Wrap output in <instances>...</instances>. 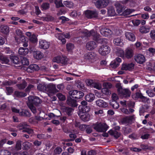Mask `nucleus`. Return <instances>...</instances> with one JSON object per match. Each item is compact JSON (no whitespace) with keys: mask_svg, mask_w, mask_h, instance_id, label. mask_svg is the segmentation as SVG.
<instances>
[{"mask_svg":"<svg viewBox=\"0 0 155 155\" xmlns=\"http://www.w3.org/2000/svg\"><path fill=\"white\" fill-rule=\"evenodd\" d=\"M41 103V100L38 97L31 96L28 98L27 105L33 113H35L36 111L34 106H38Z\"/></svg>","mask_w":155,"mask_h":155,"instance_id":"1","label":"nucleus"},{"mask_svg":"<svg viewBox=\"0 0 155 155\" xmlns=\"http://www.w3.org/2000/svg\"><path fill=\"white\" fill-rule=\"evenodd\" d=\"M93 125L94 129L99 132H106L108 128L106 124L102 123L101 122H97L94 124Z\"/></svg>","mask_w":155,"mask_h":155,"instance_id":"2","label":"nucleus"},{"mask_svg":"<svg viewBox=\"0 0 155 155\" xmlns=\"http://www.w3.org/2000/svg\"><path fill=\"white\" fill-rule=\"evenodd\" d=\"M68 94L70 96H72V98L76 99L82 98L84 95L83 92L77 90L70 91L69 92Z\"/></svg>","mask_w":155,"mask_h":155,"instance_id":"3","label":"nucleus"},{"mask_svg":"<svg viewBox=\"0 0 155 155\" xmlns=\"http://www.w3.org/2000/svg\"><path fill=\"white\" fill-rule=\"evenodd\" d=\"M84 14L86 18L90 19L93 18H97L98 16V12L95 10H87L85 11Z\"/></svg>","mask_w":155,"mask_h":155,"instance_id":"4","label":"nucleus"},{"mask_svg":"<svg viewBox=\"0 0 155 155\" xmlns=\"http://www.w3.org/2000/svg\"><path fill=\"white\" fill-rule=\"evenodd\" d=\"M110 47L107 45H103L100 47L98 51L100 54L103 56H105L110 52Z\"/></svg>","mask_w":155,"mask_h":155,"instance_id":"5","label":"nucleus"},{"mask_svg":"<svg viewBox=\"0 0 155 155\" xmlns=\"http://www.w3.org/2000/svg\"><path fill=\"white\" fill-rule=\"evenodd\" d=\"M89 112H85L84 111H79L78 114L82 120L84 122H86L90 120L91 116L88 113Z\"/></svg>","mask_w":155,"mask_h":155,"instance_id":"6","label":"nucleus"},{"mask_svg":"<svg viewBox=\"0 0 155 155\" xmlns=\"http://www.w3.org/2000/svg\"><path fill=\"white\" fill-rule=\"evenodd\" d=\"M92 37L93 39L97 42L101 43H103L104 42L105 43L107 42V39L105 38H101L100 35L95 31L93 33Z\"/></svg>","mask_w":155,"mask_h":155,"instance_id":"7","label":"nucleus"},{"mask_svg":"<svg viewBox=\"0 0 155 155\" xmlns=\"http://www.w3.org/2000/svg\"><path fill=\"white\" fill-rule=\"evenodd\" d=\"M109 3V0H96L95 4L97 8H104Z\"/></svg>","mask_w":155,"mask_h":155,"instance_id":"8","label":"nucleus"},{"mask_svg":"<svg viewBox=\"0 0 155 155\" xmlns=\"http://www.w3.org/2000/svg\"><path fill=\"white\" fill-rule=\"evenodd\" d=\"M134 64L133 63H123L122 65L121 69L123 70L130 71L134 68Z\"/></svg>","mask_w":155,"mask_h":155,"instance_id":"9","label":"nucleus"},{"mask_svg":"<svg viewBox=\"0 0 155 155\" xmlns=\"http://www.w3.org/2000/svg\"><path fill=\"white\" fill-rule=\"evenodd\" d=\"M81 105L78 107L79 111H90V108L87 105V103L86 101L83 100L81 102Z\"/></svg>","mask_w":155,"mask_h":155,"instance_id":"10","label":"nucleus"},{"mask_svg":"<svg viewBox=\"0 0 155 155\" xmlns=\"http://www.w3.org/2000/svg\"><path fill=\"white\" fill-rule=\"evenodd\" d=\"M71 96H68L67 97L66 103L70 106L72 107H77L78 104L76 100L72 99Z\"/></svg>","mask_w":155,"mask_h":155,"instance_id":"11","label":"nucleus"},{"mask_svg":"<svg viewBox=\"0 0 155 155\" xmlns=\"http://www.w3.org/2000/svg\"><path fill=\"white\" fill-rule=\"evenodd\" d=\"M96 54L94 52L91 51L85 54L84 58L86 61H91L94 60Z\"/></svg>","mask_w":155,"mask_h":155,"instance_id":"12","label":"nucleus"},{"mask_svg":"<svg viewBox=\"0 0 155 155\" xmlns=\"http://www.w3.org/2000/svg\"><path fill=\"white\" fill-rule=\"evenodd\" d=\"M46 91L50 94H55L58 91L56 88V86L52 84H49L47 85Z\"/></svg>","mask_w":155,"mask_h":155,"instance_id":"13","label":"nucleus"},{"mask_svg":"<svg viewBox=\"0 0 155 155\" xmlns=\"http://www.w3.org/2000/svg\"><path fill=\"white\" fill-rule=\"evenodd\" d=\"M134 54L133 50L131 48H129L126 49L124 51V58L127 59H130Z\"/></svg>","mask_w":155,"mask_h":155,"instance_id":"14","label":"nucleus"},{"mask_svg":"<svg viewBox=\"0 0 155 155\" xmlns=\"http://www.w3.org/2000/svg\"><path fill=\"white\" fill-rule=\"evenodd\" d=\"M135 61L138 63L142 64L145 61V58L144 56L141 54H138L134 57Z\"/></svg>","mask_w":155,"mask_h":155,"instance_id":"15","label":"nucleus"},{"mask_svg":"<svg viewBox=\"0 0 155 155\" xmlns=\"http://www.w3.org/2000/svg\"><path fill=\"white\" fill-rule=\"evenodd\" d=\"M39 46L40 48L44 49H47L50 46V43L45 40H41L39 41Z\"/></svg>","mask_w":155,"mask_h":155,"instance_id":"16","label":"nucleus"},{"mask_svg":"<svg viewBox=\"0 0 155 155\" xmlns=\"http://www.w3.org/2000/svg\"><path fill=\"white\" fill-rule=\"evenodd\" d=\"M86 47L87 50H92L97 47V44L95 41H90L87 43Z\"/></svg>","mask_w":155,"mask_h":155,"instance_id":"17","label":"nucleus"},{"mask_svg":"<svg viewBox=\"0 0 155 155\" xmlns=\"http://www.w3.org/2000/svg\"><path fill=\"white\" fill-rule=\"evenodd\" d=\"M116 11L119 14L121 15L123 11L125 9V7L123 5L117 3L115 4Z\"/></svg>","mask_w":155,"mask_h":155,"instance_id":"18","label":"nucleus"},{"mask_svg":"<svg viewBox=\"0 0 155 155\" xmlns=\"http://www.w3.org/2000/svg\"><path fill=\"white\" fill-rule=\"evenodd\" d=\"M119 94H120L123 97L128 98L130 96L131 92L128 89H124L122 90Z\"/></svg>","mask_w":155,"mask_h":155,"instance_id":"19","label":"nucleus"},{"mask_svg":"<svg viewBox=\"0 0 155 155\" xmlns=\"http://www.w3.org/2000/svg\"><path fill=\"white\" fill-rule=\"evenodd\" d=\"M100 33L102 35L107 37L111 35L112 31L109 29L104 28L101 29Z\"/></svg>","mask_w":155,"mask_h":155,"instance_id":"20","label":"nucleus"},{"mask_svg":"<svg viewBox=\"0 0 155 155\" xmlns=\"http://www.w3.org/2000/svg\"><path fill=\"white\" fill-rule=\"evenodd\" d=\"M39 67L36 64H31L29 66L28 68V71L30 73L34 72L35 71H38L39 70Z\"/></svg>","mask_w":155,"mask_h":155,"instance_id":"21","label":"nucleus"},{"mask_svg":"<svg viewBox=\"0 0 155 155\" xmlns=\"http://www.w3.org/2000/svg\"><path fill=\"white\" fill-rule=\"evenodd\" d=\"M126 38L129 41H134L135 40L136 38L132 32H127L125 33Z\"/></svg>","mask_w":155,"mask_h":155,"instance_id":"22","label":"nucleus"},{"mask_svg":"<svg viewBox=\"0 0 155 155\" xmlns=\"http://www.w3.org/2000/svg\"><path fill=\"white\" fill-rule=\"evenodd\" d=\"M1 31L3 33L7 35L9 32V28L6 25H2L0 26Z\"/></svg>","mask_w":155,"mask_h":155,"instance_id":"23","label":"nucleus"},{"mask_svg":"<svg viewBox=\"0 0 155 155\" xmlns=\"http://www.w3.org/2000/svg\"><path fill=\"white\" fill-rule=\"evenodd\" d=\"M134 117L133 115L126 117L122 119V123L125 124L130 123L132 121Z\"/></svg>","mask_w":155,"mask_h":155,"instance_id":"24","label":"nucleus"},{"mask_svg":"<svg viewBox=\"0 0 155 155\" xmlns=\"http://www.w3.org/2000/svg\"><path fill=\"white\" fill-rule=\"evenodd\" d=\"M97 105L100 107H106L108 106L107 103L101 99L98 100L96 101Z\"/></svg>","mask_w":155,"mask_h":155,"instance_id":"25","label":"nucleus"},{"mask_svg":"<svg viewBox=\"0 0 155 155\" xmlns=\"http://www.w3.org/2000/svg\"><path fill=\"white\" fill-rule=\"evenodd\" d=\"M29 51L28 48L20 47L18 50V53L20 55H25L27 54Z\"/></svg>","mask_w":155,"mask_h":155,"instance_id":"26","label":"nucleus"},{"mask_svg":"<svg viewBox=\"0 0 155 155\" xmlns=\"http://www.w3.org/2000/svg\"><path fill=\"white\" fill-rule=\"evenodd\" d=\"M33 54L35 58L38 60L41 59L43 56V53L38 51H34Z\"/></svg>","mask_w":155,"mask_h":155,"instance_id":"27","label":"nucleus"},{"mask_svg":"<svg viewBox=\"0 0 155 155\" xmlns=\"http://www.w3.org/2000/svg\"><path fill=\"white\" fill-rule=\"evenodd\" d=\"M123 40L120 37L114 39L113 42L115 45L121 47L123 45Z\"/></svg>","mask_w":155,"mask_h":155,"instance_id":"28","label":"nucleus"},{"mask_svg":"<svg viewBox=\"0 0 155 155\" xmlns=\"http://www.w3.org/2000/svg\"><path fill=\"white\" fill-rule=\"evenodd\" d=\"M94 94L91 93H89L85 96V99L88 102L92 101L95 98Z\"/></svg>","mask_w":155,"mask_h":155,"instance_id":"29","label":"nucleus"},{"mask_svg":"<svg viewBox=\"0 0 155 155\" xmlns=\"http://www.w3.org/2000/svg\"><path fill=\"white\" fill-rule=\"evenodd\" d=\"M10 59L12 62L15 64H18L20 61L18 58L16 56H10Z\"/></svg>","mask_w":155,"mask_h":155,"instance_id":"30","label":"nucleus"},{"mask_svg":"<svg viewBox=\"0 0 155 155\" xmlns=\"http://www.w3.org/2000/svg\"><path fill=\"white\" fill-rule=\"evenodd\" d=\"M107 13L109 16H114L116 15V13L114 8L113 7H109L107 9Z\"/></svg>","mask_w":155,"mask_h":155,"instance_id":"31","label":"nucleus"},{"mask_svg":"<svg viewBox=\"0 0 155 155\" xmlns=\"http://www.w3.org/2000/svg\"><path fill=\"white\" fill-rule=\"evenodd\" d=\"M14 95L16 97H22L26 96L27 94L25 92L16 91L14 92Z\"/></svg>","mask_w":155,"mask_h":155,"instance_id":"32","label":"nucleus"},{"mask_svg":"<svg viewBox=\"0 0 155 155\" xmlns=\"http://www.w3.org/2000/svg\"><path fill=\"white\" fill-rule=\"evenodd\" d=\"M150 28L148 27L143 26L141 27L139 29V31L141 33H146L149 32Z\"/></svg>","mask_w":155,"mask_h":155,"instance_id":"33","label":"nucleus"},{"mask_svg":"<svg viewBox=\"0 0 155 155\" xmlns=\"http://www.w3.org/2000/svg\"><path fill=\"white\" fill-rule=\"evenodd\" d=\"M56 37L61 41L63 44H65L66 43V40L64 37L63 34H58L56 35Z\"/></svg>","mask_w":155,"mask_h":155,"instance_id":"34","label":"nucleus"},{"mask_svg":"<svg viewBox=\"0 0 155 155\" xmlns=\"http://www.w3.org/2000/svg\"><path fill=\"white\" fill-rule=\"evenodd\" d=\"M0 60L2 61V63L5 64H7L9 61L8 58L3 55H0Z\"/></svg>","mask_w":155,"mask_h":155,"instance_id":"35","label":"nucleus"},{"mask_svg":"<svg viewBox=\"0 0 155 155\" xmlns=\"http://www.w3.org/2000/svg\"><path fill=\"white\" fill-rule=\"evenodd\" d=\"M43 20L44 21H51L54 20V18L51 15H47L46 16L43 17Z\"/></svg>","mask_w":155,"mask_h":155,"instance_id":"36","label":"nucleus"},{"mask_svg":"<svg viewBox=\"0 0 155 155\" xmlns=\"http://www.w3.org/2000/svg\"><path fill=\"white\" fill-rule=\"evenodd\" d=\"M47 86L46 84H38L37 87V88L38 90L42 91H46Z\"/></svg>","mask_w":155,"mask_h":155,"instance_id":"37","label":"nucleus"},{"mask_svg":"<svg viewBox=\"0 0 155 155\" xmlns=\"http://www.w3.org/2000/svg\"><path fill=\"white\" fill-rule=\"evenodd\" d=\"M27 83L25 80H23L22 82L20 84H17V87L19 89H23L25 88L27 86Z\"/></svg>","mask_w":155,"mask_h":155,"instance_id":"38","label":"nucleus"},{"mask_svg":"<svg viewBox=\"0 0 155 155\" xmlns=\"http://www.w3.org/2000/svg\"><path fill=\"white\" fill-rule=\"evenodd\" d=\"M41 8L42 11L48 10L50 8V4L47 2H44L41 5Z\"/></svg>","mask_w":155,"mask_h":155,"instance_id":"39","label":"nucleus"},{"mask_svg":"<svg viewBox=\"0 0 155 155\" xmlns=\"http://www.w3.org/2000/svg\"><path fill=\"white\" fill-rule=\"evenodd\" d=\"M110 104L114 109H117L119 107V103L116 101H110Z\"/></svg>","mask_w":155,"mask_h":155,"instance_id":"40","label":"nucleus"},{"mask_svg":"<svg viewBox=\"0 0 155 155\" xmlns=\"http://www.w3.org/2000/svg\"><path fill=\"white\" fill-rule=\"evenodd\" d=\"M16 33L17 35L19 36L21 38H22L23 40H25L24 41H25V37L23 35L22 31L20 29H18L16 30Z\"/></svg>","mask_w":155,"mask_h":155,"instance_id":"41","label":"nucleus"},{"mask_svg":"<svg viewBox=\"0 0 155 155\" xmlns=\"http://www.w3.org/2000/svg\"><path fill=\"white\" fill-rule=\"evenodd\" d=\"M5 89V92L7 95H10L13 92L14 89L12 87H6Z\"/></svg>","mask_w":155,"mask_h":155,"instance_id":"42","label":"nucleus"},{"mask_svg":"<svg viewBox=\"0 0 155 155\" xmlns=\"http://www.w3.org/2000/svg\"><path fill=\"white\" fill-rule=\"evenodd\" d=\"M28 125L25 123H21L19 124L17 126V128L20 130H24L26 127H27Z\"/></svg>","mask_w":155,"mask_h":155,"instance_id":"43","label":"nucleus"},{"mask_svg":"<svg viewBox=\"0 0 155 155\" xmlns=\"http://www.w3.org/2000/svg\"><path fill=\"white\" fill-rule=\"evenodd\" d=\"M123 130L124 131V134L125 135L130 133L132 132L131 129L129 127H123Z\"/></svg>","mask_w":155,"mask_h":155,"instance_id":"44","label":"nucleus"},{"mask_svg":"<svg viewBox=\"0 0 155 155\" xmlns=\"http://www.w3.org/2000/svg\"><path fill=\"white\" fill-rule=\"evenodd\" d=\"M54 3L56 5V7L57 8L64 6L62 4V0H55Z\"/></svg>","mask_w":155,"mask_h":155,"instance_id":"45","label":"nucleus"},{"mask_svg":"<svg viewBox=\"0 0 155 155\" xmlns=\"http://www.w3.org/2000/svg\"><path fill=\"white\" fill-rule=\"evenodd\" d=\"M117 54L119 56L123 59L124 58V51L121 48H120L118 49Z\"/></svg>","mask_w":155,"mask_h":155,"instance_id":"46","label":"nucleus"},{"mask_svg":"<svg viewBox=\"0 0 155 155\" xmlns=\"http://www.w3.org/2000/svg\"><path fill=\"white\" fill-rule=\"evenodd\" d=\"M19 114L21 116L29 117L30 114L29 112L27 110H24L20 112Z\"/></svg>","mask_w":155,"mask_h":155,"instance_id":"47","label":"nucleus"},{"mask_svg":"<svg viewBox=\"0 0 155 155\" xmlns=\"http://www.w3.org/2000/svg\"><path fill=\"white\" fill-rule=\"evenodd\" d=\"M132 12L131 9L127 8L125 10H124L121 13V15L123 16H127L129 15Z\"/></svg>","mask_w":155,"mask_h":155,"instance_id":"48","label":"nucleus"},{"mask_svg":"<svg viewBox=\"0 0 155 155\" xmlns=\"http://www.w3.org/2000/svg\"><path fill=\"white\" fill-rule=\"evenodd\" d=\"M85 131L87 134H90L92 132V127L90 125L87 124Z\"/></svg>","mask_w":155,"mask_h":155,"instance_id":"49","label":"nucleus"},{"mask_svg":"<svg viewBox=\"0 0 155 155\" xmlns=\"http://www.w3.org/2000/svg\"><path fill=\"white\" fill-rule=\"evenodd\" d=\"M29 40L31 42L33 43H35L38 41L37 38L34 35L30 36Z\"/></svg>","mask_w":155,"mask_h":155,"instance_id":"50","label":"nucleus"},{"mask_svg":"<svg viewBox=\"0 0 155 155\" xmlns=\"http://www.w3.org/2000/svg\"><path fill=\"white\" fill-rule=\"evenodd\" d=\"M23 146L24 149L28 150L31 147V143L28 142H25L23 143Z\"/></svg>","mask_w":155,"mask_h":155,"instance_id":"51","label":"nucleus"},{"mask_svg":"<svg viewBox=\"0 0 155 155\" xmlns=\"http://www.w3.org/2000/svg\"><path fill=\"white\" fill-rule=\"evenodd\" d=\"M13 84V82L11 80L5 81L2 83V85L4 86H11Z\"/></svg>","mask_w":155,"mask_h":155,"instance_id":"52","label":"nucleus"},{"mask_svg":"<svg viewBox=\"0 0 155 155\" xmlns=\"http://www.w3.org/2000/svg\"><path fill=\"white\" fill-rule=\"evenodd\" d=\"M66 48L68 51H71L74 48V45L72 43L67 44L66 45Z\"/></svg>","mask_w":155,"mask_h":155,"instance_id":"53","label":"nucleus"},{"mask_svg":"<svg viewBox=\"0 0 155 155\" xmlns=\"http://www.w3.org/2000/svg\"><path fill=\"white\" fill-rule=\"evenodd\" d=\"M56 96L60 101H63L65 100L66 99L65 96L61 93H58Z\"/></svg>","mask_w":155,"mask_h":155,"instance_id":"54","label":"nucleus"},{"mask_svg":"<svg viewBox=\"0 0 155 155\" xmlns=\"http://www.w3.org/2000/svg\"><path fill=\"white\" fill-rule=\"evenodd\" d=\"M0 155H11V153L8 150H2L0 151Z\"/></svg>","mask_w":155,"mask_h":155,"instance_id":"55","label":"nucleus"},{"mask_svg":"<svg viewBox=\"0 0 155 155\" xmlns=\"http://www.w3.org/2000/svg\"><path fill=\"white\" fill-rule=\"evenodd\" d=\"M21 61L22 64L24 65H28L29 64L28 60L25 57H23Z\"/></svg>","mask_w":155,"mask_h":155,"instance_id":"56","label":"nucleus"},{"mask_svg":"<svg viewBox=\"0 0 155 155\" xmlns=\"http://www.w3.org/2000/svg\"><path fill=\"white\" fill-rule=\"evenodd\" d=\"M110 65L113 68H115L119 66V64L114 60L111 62Z\"/></svg>","mask_w":155,"mask_h":155,"instance_id":"57","label":"nucleus"},{"mask_svg":"<svg viewBox=\"0 0 155 155\" xmlns=\"http://www.w3.org/2000/svg\"><path fill=\"white\" fill-rule=\"evenodd\" d=\"M21 141L19 140L17 141L15 145V149L17 150H19L21 149Z\"/></svg>","mask_w":155,"mask_h":155,"instance_id":"58","label":"nucleus"},{"mask_svg":"<svg viewBox=\"0 0 155 155\" xmlns=\"http://www.w3.org/2000/svg\"><path fill=\"white\" fill-rule=\"evenodd\" d=\"M61 63L65 65L67 64L68 59L65 56L61 57Z\"/></svg>","mask_w":155,"mask_h":155,"instance_id":"59","label":"nucleus"},{"mask_svg":"<svg viewBox=\"0 0 155 155\" xmlns=\"http://www.w3.org/2000/svg\"><path fill=\"white\" fill-rule=\"evenodd\" d=\"M73 109L68 107H66L65 108V111L67 115L70 116L71 115V113Z\"/></svg>","mask_w":155,"mask_h":155,"instance_id":"60","label":"nucleus"},{"mask_svg":"<svg viewBox=\"0 0 155 155\" xmlns=\"http://www.w3.org/2000/svg\"><path fill=\"white\" fill-rule=\"evenodd\" d=\"M62 151L61 148L59 147H57L54 150V152L55 154H59Z\"/></svg>","mask_w":155,"mask_h":155,"instance_id":"61","label":"nucleus"},{"mask_svg":"<svg viewBox=\"0 0 155 155\" xmlns=\"http://www.w3.org/2000/svg\"><path fill=\"white\" fill-rule=\"evenodd\" d=\"M22 132H27L28 134H32L34 133V131L33 129L31 128H28L27 127H26L24 130H23Z\"/></svg>","mask_w":155,"mask_h":155,"instance_id":"62","label":"nucleus"},{"mask_svg":"<svg viewBox=\"0 0 155 155\" xmlns=\"http://www.w3.org/2000/svg\"><path fill=\"white\" fill-rule=\"evenodd\" d=\"M64 5L67 7L71 8L72 6V3L69 1H65L64 2Z\"/></svg>","mask_w":155,"mask_h":155,"instance_id":"63","label":"nucleus"},{"mask_svg":"<svg viewBox=\"0 0 155 155\" xmlns=\"http://www.w3.org/2000/svg\"><path fill=\"white\" fill-rule=\"evenodd\" d=\"M150 34L151 38L155 40V30H151Z\"/></svg>","mask_w":155,"mask_h":155,"instance_id":"64","label":"nucleus"}]
</instances>
